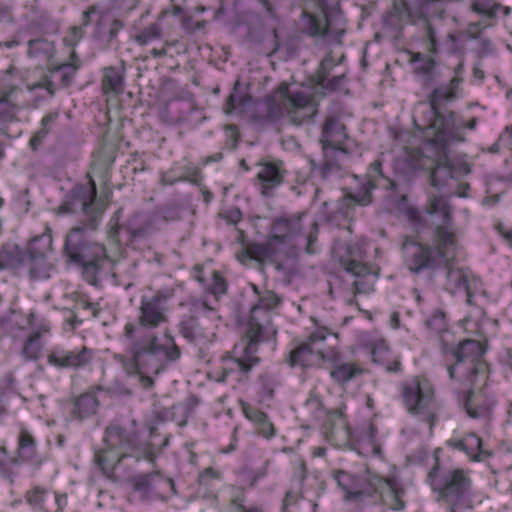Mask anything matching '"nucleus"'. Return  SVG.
Masks as SVG:
<instances>
[{
  "label": "nucleus",
  "instance_id": "f257e3e1",
  "mask_svg": "<svg viewBox=\"0 0 512 512\" xmlns=\"http://www.w3.org/2000/svg\"><path fill=\"white\" fill-rule=\"evenodd\" d=\"M168 306L160 295L143 298L138 314V324L127 322L122 340L129 355H116L128 376H137L141 385H153V376L164 371L169 364L180 358V350L169 334L162 337L144 335L143 329H153L167 322Z\"/></svg>",
  "mask_w": 512,
  "mask_h": 512
},
{
  "label": "nucleus",
  "instance_id": "f03ea898",
  "mask_svg": "<svg viewBox=\"0 0 512 512\" xmlns=\"http://www.w3.org/2000/svg\"><path fill=\"white\" fill-rule=\"evenodd\" d=\"M463 64L459 63L454 77L444 85L435 88L429 95L428 103H419L415 108L414 125L424 133V138L432 145L443 148L454 139L457 128L456 115L452 111L439 112L442 105L462 98Z\"/></svg>",
  "mask_w": 512,
  "mask_h": 512
},
{
  "label": "nucleus",
  "instance_id": "7ed1b4c3",
  "mask_svg": "<svg viewBox=\"0 0 512 512\" xmlns=\"http://www.w3.org/2000/svg\"><path fill=\"white\" fill-rule=\"evenodd\" d=\"M426 213L438 218L433 248L423 246L407 239L403 243V253L409 269L419 272L425 267L448 264L456 256L458 244L451 227V210L443 196H430Z\"/></svg>",
  "mask_w": 512,
  "mask_h": 512
},
{
  "label": "nucleus",
  "instance_id": "20e7f679",
  "mask_svg": "<svg viewBox=\"0 0 512 512\" xmlns=\"http://www.w3.org/2000/svg\"><path fill=\"white\" fill-rule=\"evenodd\" d=\"M428 480L438 494V502L450 512H464L472 507L474 489L469 471L459 468L441 471L435 466Z\"/></svg>",
  "mask_w": 512,
  "mask_h": 512
},
{
  "label": "nucleus",
  "instance_id": "39448f33",
  "mask_svg": "<svg viewBox=\"0 0 512 512\" xmlns=\"http://www.w3.org/2000/svg\"><path fill=\"white\" fill-rule=\"evenodd\" d=\"M268 116L277 119L286 116L296 125L311 119L317 113L316 103L310 87H290L282 83L277 91L267 99Z\"/></svg>",
  "mask_w": 512,
  "mask_h": 512
},
{
  "label": "nucleus",
  "instance_id": "423d86ee",
  "mask_svg": "<svg viewBox=\"0 0 512 512\" xmlns=\"http://www.w3.org/2000/svg\"><path fill=\"white\" fill-rule=\"evenodd\" d=\"M364 245V241L361 240L349 245L336 242L333 246L334 257L354 277L352 285L355 295L373 292L378 278L377 273L371 267L361 262Z\"/></svg>",
  "mask_w": 512,
  "mask_h": 512
},
{
  "label": "nucleus",
  "instance_id": "0eeeda50",
  "mask_svg": "<svg viewBox=\"0 0 512 512\" xmlns=\"http://www.w3.org/2000/svg\"><path fill=\"white\" fill-rule=\"evenodd\" d=\"M483 346L476 340H465L454 351L456 362L448 368L451 379L477 383L486 379L487 365L482 360Z\"/></svg>",
  "mask_w": 512,
  "mask_h": 512
},
{
  "label": "nucleus",
  "instance_id": "6e6552de",
  "mask_svg": "<svg viewBox=\"0 0 512 512\" xmlns=\"http://www.w3.org/2000/svg\"><path fill=\"white\" fill-rule=\"evenodd\" d=\"M105 447L95 453V460L102 471L109 475L125 457H137L135 436L117 425H111L105 432Z\"/></svg>",
  "mask_w": 512,
  "mask_h": 512
},
{
  "label": "nucleus",
  "instance_id": "1a4fd4ad",
  "mask_svg": "<svg viewBox=\"0 0 512 512\" xmlns=\"http://www.w3.org/2000/svg\"><path fill=\"white\" fill-rule=\"evenodd\" d=\"M261 339L253 333V329L234 346L233 357L223 360L221 381L236 383L243 381L252 367L259 361L256 356L257 345Z\"/></svg>",
  "mask_w": 512,
  "mask_h": 512
},
{
  "label": "nucleus",
  "instance_id": "9d476101",
  "mask_svg": "<svg viewBox=\"0 0 512 512\" xmlns=\"http://www.w3.org/2000/svg\"><path fill=\"white\" fill-rule=\"evenodd\" d=\"M303 216L278 218L275 220L267 241L254 247L257 257L262 260H272L288 246L295 245L299 233L302 231Z\"/></svg>",
  "mask_w": 512,
  "mask_h": 512
},
{
  "label": "nucleus",
  "instance_id": "9b49d317",
  "mask_svg": "<svg viewBox=\"0 0 512 512\" xmlns=\"http://www.w3.org/2000/svg\"><path fill=\"white\" fill-rule=\"evenodd\" d=\"M402 399L407 410L427 422L431 430L436 413L431 384L427 380L418 378L407 381L402 388Z\"/></svg>",
  "mask_w": 512,
  "mask_h": 512
},
{
  "label": "nucleus",
  "instance_id": "f8f14e48",
  "mask_svg": "<svg viewBox=\"0 0 512 512\" xmlns=\"http://www.w3.org/2000/svg\"><path fill=\"white\" fill-rule=\"evenodd\" d=\"M65 250L71 261L84 266L97 267L106 258L104 246L86 240L84 227H74L68 234Z\"/></svg>",
  "mask_w": 512,
  "mask_h": 512
},
{
  "label": "nucleus",
  "instance_id": "ddd939ff",
  "mask_svg": "<svg viewBox=\"0 0 512 512\" xmlns=\"http://www.w3.org/2000/svg\"><path fill=\"white\" fill-rule=\"evenodd\" d=\"M329 334L326 327L316 328L304 343L291 352L292 365L310 366L318 360H333L337 355L336 350L324 347Z\"/></svg>",
  "mask_w": 512,
  "mask_h": 512
},
{
  "label": "nucleus",
  "instance_id": "4468645a",
  "mask_svg": "<svg viewBox=\"0 0 512 512\" xmlns=\"http://www.w3.org/2000/svg\"><path fill=\"white\" fill-rule=\"evenodd\" d=\"M317 12H303V27L306 32L314 36L338 34L342 29L334 28V24L341 18L335 5H329L327 0H317Z\"/></svg>",
  "mask_w": 512,
  "mask_h": 512
},
{
  "label": "nucleus",
  "instance_id": "2eb2a0df",
  "mask_svg": "<svg viewBox=\"0 0 512 512\" xmlns=\"http://www.w3.org/2000/svg\"><path fill=\"white\" fill-rule=\"evenodd\" d=\"M64 212L81 211L85 215L95 219L102 213L104 206L96 201V185L93 180H89L86 185L76 186L67 196V200L62 206Z\"/></svg>",
  "mask_w": 512,
  "mask_h": 512
},
{
  "label": "nucleus",
  "instance_id": "dca6fc26",
  "mask_svg": "<svg viewBox=\"0 0 512 512\" xmlns=\"http://www.w3.org/2000/svg\"><path fill=\"white\" fill-rule=\"evenodd\" d=\"M445 290L452 295H465L468 304H473L476 295L483 292V283L470 270L449 267L446 272Z\"/></svg>",
  "mask_w": 512,
  "mask_h": 512
},
{
  "label": "nucleus",
  "instance_id": "f3484780",
  "mask_svg": "<svg viewBox=\"0 0 512 512\" xmlns=\"http://www.w3.org/2000/svg\"><path fill=\"white\" fill-rule=\"evenodd\" d=\"M179 327L180 333L185 339L195 345L206 346L215 339L218 325L214 319L201 316L183 319Z\"/></svg>",
  "mask_w": 512,
  "mask_h": 512
},
{
  "label": "nucleus",
  "instance_id": "a211bd4d",
  "mask_svg": "<svg viewBox=\"0 0 512 512\" xmlns=\"http://www.w3.org/2000/svg\"><path fill=\"white\" fill-rule=\"evenodd\" d=\"M321 143L325 154L328 149L348 153L354 144L353 140L347 136L345 126L334 117L327 118L323 127Z\"/></svg>",
  "mask_w": 512,
  "mask_h": 512
},
{
  "label": "nucleus",
  "instance_id": "6ab92c4d",
  "mask_svg": "<svg viewBox=\"0 0 512 512\" xmlns=\"http://www.w3.org/2000/svg\"><path fill=\"white\" fill-rule=\"evenodd\" d=\"M279 303V298L276 294L271 291L266 292L259 298V302L251 309L250 321L246 332L253 329V333L257 335V338L263 339L264 334H275V330L268 325L260 323V319L265 318L266 322H269L268 310L276 307Z\"/></svg>",
  "mask_w": 512,
  "mask_h": 512
},
{
  "label": "nucleus",
  "instance_id": "aec40b11",
  "mask_svg": "<svg viewBox=\"0 0 512 512\" xmlns=\"http://www.w3.org/2000/svg\"><path fill=\"white\" fill-rule=\"evenodd\" d=\"M92 360V352L87 347L79 350H66L54 347L47 356L50 365L58 369H76L86 366Z\"/></svg>",
  "mask_w": 512,
  "mask_h": 512
},
{
  "label": "nucleus",
  "instance_id": "412c9836",
  "mask_svg": "<svg viewBox=\"0 0 512 512\" xmlns=\"http://www.w3.org/2000/svg\"><path fill=\"white\" fill-rule=\"evenodd\" d=\"M80 67V63L75 56H72V60L69 63L61 64L60 66L50 71L49 79L45 78L40 82L30 85L28 89L34 91L36 89H44L47 95L52 96L55 93L56 87L54 82L60 81L64 86L69 85L71 79Z\"/></svg>",
  "mask_w": 512,
  "mask_h": 512
},
{
  "label": "nucleus",
  "instance_id": "4be33fe9",
  "mask_svg": "<svg viewBox=\"0 0 512 512\" xmlns=\"http://www.w3.org/2000/svg\"><path fill=\"white\" fill-rule=\"evenodd\" d=\"M448 446L462 451L474 462L487 460L492 454L483 444L482 439L475 433H467L461 438H452L447 441Z\"/></svg>",
  "mask_w": 512,
  "mask_h": 512
},
{
  "label": "nucleus",
  "instance_id": "5701e85b",
  "mask_svg": "<svg viewBox=\"0 0 512 512\" xmlns=\"http://www.w3.org/2000/svg\"><path fill=\"white\" fill-rule=\"evenodd\" d=\"M493 405V400L483 390L470 391L464 400V408L472 419L488 417Z\"/></svg>",
  "mask_w": 512,
  "mask_h": 512
},
{
  "label": "nucleus",
  "instance_id": "b1692460",
  "mask_svg": "<svg viewBox=\"0 0 512 512\" xmlns=\"http://www.w3.org/2000/svg\"><path fill=\"white\" fill-rule=\"evenodd\" d=\"M131 483L134 492H136L142 500L157 496L159 494L157 490L161 485L170 484L162 479L158 473L136 475L131 479Z\"/></svg>",
  "mask_w": 512,
  "mask_h": 512
},
{
  "label": "nucleus",
  "instance_id": "393cba45",
  "mask_svg": "<svg viewBox=\"0 0 512 512\" xmlns=\"http://www.w3.org/2000/svg\"><path fill=\"white\" fill-rule=\"evenodd\" d=\"M333 478L345 493L344 498L346 500H354L361 495L368 493V490L364 487V481L347 471H334Z\"/></svg>",
  "mask_w": 512,
  "mask_h": 512
},
{
  "label": "nucleus",
  "instance_id": "a878e982",
  "mask_svg": "<svg viewBox=\"0 0 512 512\" xmlns=\"http://www.w3.org/2000/svg\"><path fill=\"white\" fill-rule=\"evenodd\" d=\"M98 406L99 401L93 393H84L73 400L68 409L71 419L83 420L94 415Z\"/></svg>",
  "mask_w": 512,
  "mask_h": 512
},
{
  "label": "nucleus",
  "instance_id": "bb28decb",
  "mask_svg": "<svg viewBox=\"0 0 512 512\" xmlns=\"http://www.w3.org/2000/svg\"><path fill=\"white\" fill-rule=\"evenodd\" d=\"M257 178L260 184L261 193L263 195H269L273 189L282 183L283 173L276 164L263 163L259 165Z\"/></svg>",
  "mask_w": 512,
  "mask_h": 512
},
{
  "label": "nucleus",
  "instance_id": "cd10ccee",
  "mask_svg": "<svg viewBox=\"0 0 512 512\" xmlns=\"http://www.w3.org/2000/svg\"><path fill=\"white\" fill-rule=\"evenodd\" d=\"M21 89L6 79L0 80V106L6 107V112L2 116L4 120L13 116L15 110L20 106L19 94Z\"/></svg>",
  "mask_w": 512,
  "mask_h": 512
},
{
  "label": "nucleus",
  "instance_id": "c85d7f7f",
  "mask_svg": "<svg viewBox=\"0 0 512 512\" xmlns=\"http://www.w3.org/2000/svg\"><path fill=\"white\" fill-rule=\"evenodd\" d=\"M371 354L373 361L385 366L389 372H397L400 368V362L391 355L389 348L382 338H377L372 343Z\"/></svg>",
  "mask_w": 512,
  "mask_h": 512
},
{
  "label": "nucleus",
  "instance_id": "c756f323",
  "mask_svg": "<svg viewBox=\"0 0 512 512\" xmlns=\"http://www.w3.org/2000/svg\"><path fill=\"white\" fill-rule=\"evenodd\" d=\"M242 411L245 417L257 427L258 433L263 437L272 438L275 435V428L265 413L249 404H243Z\"/></svg>",
  "mask_w": 512,
  "mask_h": 512
},
{
  "label": "nucleus",
  "instance_id": "7c9ffc66",
  "mask_svg": "<svg viewBox=\"0 0 512 512\" xmlns=\"http://www.w3.org/2000/svg\"><path fill=\"white\" fill-rule=\"evenodd\" d=\"M355 449L365 457L380 454V447L376 441V429L373 425L369 424L362 430L355 444Z\"/></svg>",
  "mask_w": 512,
  "mask_h": 512
},
{
  "label": "nucleus",
  "instance_id": "2f4dec72",
  "mask_svg": "<svg viewBox=\"0 0 512 512\" xmlns=\"http://www.w3.org/2000/svg\"><path fill=\"white\" fill-rule=\"evenodd\" d=\"M410 63L413 66L414 73L425 83L431 81L436 62L432 56H424L421 53H410Z\"/></svg>",
  "mask_w": 512,
  "mask_h": 512
},
{
  "label": "nucleus",
  "instance_id": "473e14b6",
  "mask_svg": "<svg viewBox=\"0 0 512 512\" xmlns=\"http://www.w3.org/2000/svg\"><path fill=\"white\" fill-rule=\"evenodd\" d=\"M124 69L108 67L104 70L102 86L105 93L119 94L124 86Z\"/></svg>",
  "mask_w": 512,
  "mask_h": 512
},
{
  "label": "nucleus",
  "instance_id": "72a5a7b5",
  "mask_svg": "<svg viewBox=\"0 0 512 512\" xmlns=\"http://www.w3.org/2000/svg\"><path fill=\"white\" fill-rule=\"evenodd\" d=\"M426 327L439 334L440 340L445 346V349L448 348V337L450 336L449 331L447 330V321L445 314L440 310H435L427 319H426Z\"/></svg>",
  "mask_w": 512,
  "mask_h": 512
},
{
  "label": "nucleus",
  "instance_id": "f704fd0d",
  "mask_svg": "<svg viewBox=\"0 0 512 512\" xmlns=\"http://www.w3.org/2000/svg\"><path fill=\"white\" fill-rule=\"evenodd\" d=\"M152 229V217L144 213L134 215L127 223V230L130 232L132 237L145 236L149 234Z\"/></svg>",
  "mask_w": 512,
  "mask_h": 512
},
{
  "label": "nucleus",
  "instance_id": "c9c22d12",
  "mask_svg": "<svg viewBox=\"0 0 512 512\" xmlns=\"http://www.w3.org/2000/svg\"><path fill=\"white\" fill-rule=\"evenodd\" d=\"M408 136L406 132H401L396 137L397 145L399 146V150L402 151V156H400L403 161H405L411 169H422L425 167V160L422 156V153L418 149L409 150L407 147L400 145V143Z\"/></svg>",
  "mask_w": 512,
  "mask_h": 512
},
{
  "label": "nucleus",
  "instance_id": "e433bc0d",
  "mask_svg": "<svg viewBox=\"0 0 512 512\" xmlns=\"http://www.w3.org/2000/svg\"><path fill=\"white\" fill-rule=\"evenodd\" d=\"M363 370L353 363L337 364L331 371L332 378L338 383H347L361 375Z\"/></svg>",
  "mask_w": 512,
  "mask_h": 512
},
{
  "label": "nucleus",
  "instance_id": "4c0bfd02",
  "mask_svg": "<svg viewBox=\"0 0 512 512\" xmlns=\"http://www.w3.org/2000/svg\"><path fill=\"white\" fill-rule=\"evenodd\" d=\"M18 454L23 461H32L36 455L35 440L26 429H22L19 434Z\"/></svg>",
  "mask_w": 512,
  "mask_h": 512
},
{
  "label": "nucleus",
  "instance_id": "58836bf2",
  "mask_svg": "<svg viewBox=\"0 0 512 512\" xmlns=\"http://www.w3.org/2000/svg\"><path fill=\"white\" fill-rule=\"evenodd\" d=\"M52 239L48 234L34 238L28 246V254L32 260L46 257L51 249Z\"/></svg>",
  "mask_w": 512,
  "mask_h": 512
},
{
  "label": "nucleus",
  "instance_id": "ea45409f",
  "mask_svg": "<svg viewBox=\"0 0 512 512\" xmlns=\"http://www.w3.org/2000/svg\"><path fill=\"white\" fill-rule=\"evenodd\" d=\"M376 490L379 491L381 494L389 493L392 496L394 500V503L391 505L392 509L400 510L404 507V503L400 499L402 491L399 489L398 484L395 480L380 478L379 485L376 488Z\"/></svg>",
  "mask_w": 512,
  "mask_h": 512
},
{
  "label": "nucleus",
  "instance_id": "a19ab883",
  "mask_svg": "<svg viewBox=\"0 0 512 512\" xmlns=\"http://www.w3.org/2000/svg\"><path fill=\"white\" fill-rule=\"evenodd\" d=\"M42 347L40 332L35 331L31 333L24 342L22 355L26 360H36L40 356Z\"/></svg>",
  "mask_w": 512,
  "mask_h": 512
},
{
  "label": "nucleus",
  "instance_id": "79ce46f5",
  "mask_svg": "<svg viewBox=\"0 0 512 512\" xmlns=\"http://www.w3.org/2000/svg\"><path fill=\"white\" fill-rule=\"evenodd\" d=\"M375 188V183L370 179L368 180L357 194L349 195L344 199V205L349 208L350 205L356 203L361 206H366L371 202V192Z\"/></svg>",
  "mask_w": 512,
  "mask_h": 512
},
{
  "label": "nucleus",
  "instance_id": "37998d69",
  "mask_svg": "<svg viewBox=\"0 0 512 512\" xmlns=\"http://www.w3.org/2000/svg\"><path fill=\"white\" fill-rule=\"evenodd\" d=\"M162 36V29L159 23H151L149 26L141 30L136 36L135 40L140 45H147Z\"/></svg>",
  "mask_w": 512,
  "mask_h": 512
},
{
  "label": "nucleus",
  "instance_id": "c03bdc74",
  "mask_svg": "<svg viewBox=\"0 0 512 512\" xmlns=\"http://www.w3.org/2000/svg\"><path fill=\"white\" fill-rule=\"evenodd\" d=\"M471 7L478 14L492 18L495 16L500 4L494 0H471Z\"/></svg>",
  "mask_w": 512,
  "mask_h": 512
},
{
  "label": "nucleus",
  "instance_id": "a18cd8bd",
  "mask_svg": "<svg viewBox=\"0 0 512 512\" xmlns=\"http://www.w3.org/2000/svg\"><path fill=\"white\" fill-rule=\"evenodd\" d=\"M162 183L165 184V185H172L176 182H179V181H182V180H189L193 183H197L199 178H198V170L197 169H193L192 172H188L186 174H181V175H174L173 173V170L171 171H168V172H165L163 175H162Z\"/></svg>",
  "mask_w": 512,
  "mask_h": 512
},
{
  "label": "nucleus",
  "instance_id": "49530a36",
  "mask_svg": "<svg viewBox=\"0 0 512 512\" xmlns=\"http://www.w3.org/2000/svg\"><path fill=\"white\" fill-rule=\"evenodd\" d=\"M52 51L53 45L47 40L36 39L29 41L28 53L30 56L45 54L47 57H50Z\"/></svg>",
  "mask_w": 512,
  "mask_h": 512
},
{
  "label": "nucleus",
  "instance_id": "de8ad7c7",
  "mask_svg": "<svg viewBox=\"0 0 512 512\" xmlns=\"http://www.w3.org/2000/svg\"><path fill=\"white\" fill-rule=\"evenodd\" d=\"M318 233V224L316 221L311 220L309 222V228L307 231L304 232V238L302 239V242L305 244V250L308 254H313L317 251V249L314 247V243L317 238Z\"/></svg>",
  "mask_w": 512,
  "mask_h": 512
},
{
  "label": "nucleus",
  "instance_id": "09e8293b",
  "mask_svg": "<svg viewBox=\"0 0 512 512\" xmlns=\"http://www.w3.org/2000/svg\"><path fill=\"white\" fill-rule=\"evenodd\" d=\"M441 178H452V170L449 165L437 166L431 173V183L434 187L440 188L446 183Z\"/></svg>",
  "mask_w": 512,
  "mask_h": 512
},
{
  "label": "nucleus",
  "instance_id": "8fccbe9b",
  "mask_svg": "<svg viewBox=\"0 0 512 512\" xmlns=\"http://www.w3.org/2000/svg\"><path fill=\"white\" fill-rule=\"evenodd\" d=\"M398 209L412 222L419 223L420 222V212L412 205L407 203V198L403 196L398 205Z\"/></svg>",
  "mask_w": 512,
  "mask_h": 512
},
{
  "label": "nucleus",
  "instance_id": "3c124183",
  "mask_svg": "<svg viewBox=\"0 0 512 512\" xmlns=\"http://www.w3.org/2000/svg\"><path fill=\"white\" fill-rule=\"evenodd\" d=\"M27 501L34 507L42 508L44 499H45V491L40 488L32 489L27 493Z\"/></svg>",
  "mask_w": 512,
  "mask_h": 512
},
{
  "label": "nucleus",
  "instance_id": "603ef678",
  "mask_svg": "<svg viewBox=\"0 0 512 512\" xmlns=\"http://www.w3.org/2000/svg\"><path fill=\"white\" fill-rule=\"evenodd\" d=\"M213 282L210 286V292L218 296L226 291V282L218 272L213 273Z\"/></svg>",
  "mask_w": 512,
  "mask_h": 512
},
{
  "label": "nucleus",
  "instance_id": "864d4df0",
  "mask_svg": "<svg viewBox=\"0 0 512 512\" xmlns=\"http://www.w3.org/2000/svg\"><path fill=\"white\" fill-rule=\"evenodd\" d=\"M16 463V460L10 458L5 448L0 447V471L4 474H8L11 470V466Z\"/></svg>",
  "mask_w": 512,
  "mask_h": 512
},
{
  "label": "nucleus",
  "instance_id": "5fc2aeb1",
  "mask_svg": "<svg viewBox=\"0 0 512 512\" xmlns=\"http://www.w3.org/2000/svg\"><path fill=\"white\" fill-rule=\"evenodd\" d=\"M425 37H426L427 51L430 52L431 54L436 53L438 44H437L435 31L433 30V28L431 26L426 27Z\"/></svg>",
  "mask_w": 512,
  "mask_h": 512
},
{
  "label": "nucleus",
  "instance_id": "6e6d98bb",
  "mask_svg": "<svg viewBox=\"0 0 512 512\" xmlns=\"http://www.w3.org/2000/svg\"><path fill=\"white\" fill-rule=\"evenodd\" d=\"M120 211H118L117 213H115L114 217L110 220V223H109V231H108V236L109 238H111L112 240L114 241H117V242H120V238H119V226H118V220H119V214Z\"/></svg>",
  "mask_w": 512,
  "mask_h": 512
},
{
  "label": "nucleus",
  "instance_id": "4d7b16f0",
  "mask_svg": "<svg viewBox=\"0 0 512 512\" xmlns=\"http://www.w3.org/2000/svg\"><path fill=\"white\" fill-rule=\"evenodd\" d=\"M49 129L47 126H42V128L35 133V135L30 140L31 147L36 150L38 146L41 144L42 140L47 136Z\"/></svg>",
  "mask_w": 512,
  "mask_h": 512
},
{
  "label": "nucleus",
  "instance_id": "13d9d810",
  "mask_svg": "<svg viewBox=\"0 0 512 512\" xmlns=\"http://www.w3.org/2000/svg\"><path fill=\"white\" fill-rule=\"evenodd\" d=\"M97 13V9L93 6V7H90L88 10H86L85 12H83L82 14V26H88L92 20H93V16H95Z\"/></svg>",
  "mask_w": 512,
  "mask_h": 512
},
{
  "label": "nucleus",
  "instance_id": "bf43d9fd",
  "mask_svg": "<svg viewBox=\"0 0 512 512\" xmlns=\"http://www.w3.org/2000/svg\"><path fill=\"white\" fill-rule=\"evenodd\" d=\"M237 102L238 97L234 94L230 95L225 107V112L227 114L233 113L237 109Z\"/></svg>",
  "mask_w": 512,
  "mask_h": 512
},
{
  "label": "nucleus",
  "instance_id": "052dcab7",
  "mask_svg": "<svg viewBox=\"0 0 512 512\" xmlns=\"http://www.w3.org/2000/svg\"><path fill=\"white\" fill-rule=\"evenodd\" d=\"M500 141L512 151V129H506L500 136Z\"/></svg>",
  "mask_w": 512,
  "mask_h": 512
},
{
  "label": "nucleus",
  "instance_id": "680f3d73",
  "mask_svg": "<svg viewBox=\"0 0 512 512\" xmlns=\"http://www.w3.org/2000/svg\"><path fill=\"white\" fill-rule=\"evenodd\" d=\"M82 36V27H74L70 38H66L65 41L72 45L73 42L79 40Z\"/></svg>",
  "mask_w": 512,
  "mask_h": 512
},
{
  "label": "nucleus",
  "instance_id": "e2e57ef3",
  "mask_svg": "<svg viewBox=\"0 0 512 512\" xmlns=\"http://www.w3.org/2000/svg\"><path fill=\"white\" fill-rule=\"evenodd\" d=\"M480 32H481V23H479V22H477V23H471V24L468 26V33H469L473 38H477V37H479Z\"/></svg>",
  "mask_w": 512,
  "mask_h": 512
},
{
  "label": "nucleus",
  "instance_id": "0e129e2a",
  "mask_svg": "<svg viewBox=\"0 0 512 512\" xmlns=\"http://www.w3.org/2000/svg\"><path fill=\"white\" fill-rule=\"evenodd\" d=\"M381 166L382 163L380 160H376L373 163L370 164V177H373L375 175H381Z\"/></svg>",
  "mask_w": 512,
  "mask_h": 512
},
{
  "label": "nucleus",
  "instance_id": "69168bd1",
  "mask_svg": "<svg viewBox=\"0 0 512 512\" xmlns=\"http://www.w3.org/2000/svg\"><path fill=\"white\" fill-rule=\"evenodd\" d=\"M168 45H169V43H168V42H166V43H165V46H168ZM150 53H151V55H152L154 58H158V57H161V56L166 55V54H167V49H166V47H164V48H162V49H156V48H154V49H152V50H151V52H150Z\"/></svg>",
  "mask_w": 512,
  "mask_h": 512
},
{
  "label": "nucleus",
  "instance_id": "338daca9",
  "mask_svg": "<svg viewBox=\"0 0 512 512\" xmlns=\"http://www.w3.org/2000/svg\"><path fill=\"white\" fill-rule=\"evenodd\" d=\"M57 113H51L45 116L42 120V126H48L50 123L54 122L57 118Z\"/></svg>",
  "mask_w": 512,
  "mask_h": 512
},
{
  "label": "nucleus",
  "instance_id": "774afa93",
  "mask_svg": "<svg viewBox=\"0 0 512 512\" xmlns=\"http://www.w3.org/2000/svg\"><path fill=\"white\" fill-rule=\"evenodd\" d=\"M17 45H19V42L15 41V40H13V41H6V42L3 43V46H5L8 49L16 47Z\"/></svg>",
  "mask_w": 512,
  "mask_h": 512
}]
</instances>
